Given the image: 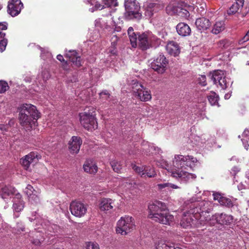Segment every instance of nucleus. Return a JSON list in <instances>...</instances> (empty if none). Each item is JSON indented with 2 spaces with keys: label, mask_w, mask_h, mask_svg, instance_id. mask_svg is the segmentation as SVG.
I'll use <instances>...</instances> for the list:
<instances>
[{
  "label": "nucleus",
  "mask_w": 249,
  "mask_h": 249,
  "mask_svg": "<svg viewBox=\"0 0 249 249\" xmlns=\"http://www.w3.org/2000/svg\"><path fill=\"white\" fill-rule=\"evenodd\" d=\"M149 217L153 220L165 225H170L174 216L168 213L164 203L156 201L148 206Z\"/></svg>",
  "instance_id": "f03ea898"
},
{
  "label": "nucleus",
  "mask_w": 249,
  "mask_h": 249,
  "mask_svg": "<svg viewBox=\"0 0 249 249\" xmlns=\"http://www.w3.org/2000/svg\"><path fill=\"white\" fill-rule=\"evenodd\" d=\"M70 209L71 214L78 217L84 216L87 211V208L85 204L77 201H72L71 203Z\"/></svg>",
  "instance_id": "2eb2a0df"
},
{
  "label": "nucleus",
  "mask_w": 249,
  "mask_h": 249,
  "mask_svg": "<svg viewBox=\"0 0 249 249\" xmlns=\"http://www.w3.org/2000/svg\"><path fill=\"white\" fill-rule=\"evenodd\" d=\"M132 168L142 178H153L156 175L154 168L150 166H138L134 163L131 164Z\"/></svg>",
  "instance_id": "4468645a"
},
{
  "label": "nucleus",
  "mask_w": 249,
  "mask_h": 249,
  "mask_svg": "<svg viewBox=\"0 0 249 249\" xmlns=\"http://www.w3.org/2000/svg\"><path fill=\"white\" fill-rule=\"evenodd\" d=\"M42 80H39V85L41 86V90L44 89L46 81L50 78V73L48 70H44L41 74Z\"/></svg>",
  "instance_id": "ea45409f"
},
{
  "label": "nucleus",
  "mask_w": 249,
  "mask_h": 249,
  "mask_svg": "<svg viewBox=\"0 0 249 249\" xmlns=\"http://www.w3.org/2000/svg\"><path fill=\"white\" fill-rule=\"evenodd\" d=\"M65 57L70 62H81L83 60L81 59V52L74 50L68 51L67 49L65 50Z\"/></svg>",
  "instance_id": "aec40b11"
},
{
  "label": "nucleus",
  "mask_w": 249,
  "mask_h": 249,
  "mask_svg": "<svg viewBox=\"0 0 249 249\" xmlns=\"http://www.w3.org/2000/svg\"><path fill=\"white\" fill-rule=\"evenodd\" d=\"M119 185L123 188L129 189H133L135 188L136 184L134 180L129 178H124L119 182Z\"/></svg>",
  "instance_id": "2f4dec72"
},
{
  "label": "nucleus",
  "mask_w": 249,
  "mask_h": 249,
  "mask_svg": "<svg viewBox=\"0 0 249 249\" xmlns=\"http://www.w3.org/2000/svg\"><path fill=\"white\" fill-rule=\"evenodd\" d=\"M198 83L201 86H204L206 85V78L205 75H201L198 78Z\"/></svg>",
  "instance_id": "4d7b16f0"
},
{
  "label": "nucleus",
  "mask_w": 249,
  "mask_h": 249,
  "mask_svg": "<svg viewBox=\"0 0 249 249\" xmlns=\"http://www.w3.org/2000/svg\"><path fill=\"white\" fill-rule=\"evenodd\" d=\"M24 193L28 196V197L32 195L34 193H36L37 191L33 189V187L30 185H28L26 188L24 189Z\"/></svg>",
  "instance_id": "de8ad7c7"
},
{
  "label": "nucleus",
  "mask_w": 249,
  "mask_h": 249,
  "mask_svg": "<svg viewBox=\"0 0 249 249\" xmlns=\"http://www.w3.org/2000/svg\"><path fill=\"white\" fill-rule=\"evenodd\" d=\"M29 197V201L32 204H37L39 202V196L37 195V193H34Z\"/></svg>",
  "instance_id": "49530a36"
},
{
  "label": "nucleus",
  "mask_w": 249,
  "mask_h": 249,
  "mask_svg": "<svg viewBox=\"0 0 249 249\" xmlns=\"http://www.w3.org/2000/svg\"><path fill=\"white\" fill-rule=\"evenodd\" d=\"M230 43L227 40H222L219 41V47L227 49L229 46Z\"/></svg>",
  "instance_id": "6e6d98bb"
},
{
  "label": "nucleus",
  "mask_w": 249,
  "mask_h": 249,
  "mask_svg": "<svg viewBox=\"0 0 249 249\" xmlns=\"http://www.w3.org/2000/svg\"><path fill=\"white\" fill-rule=\"evenodd\" d=\"M127 34L132 47L134 48L136 47L137 46L138 36L140 34L135 33L134 31L133 28L129 27L127 30Z\"/></svg>",
  "instance_id": "c756f323"
},
{
  "label": "nucleus",
  "mask_w": 249,
  "mask_h": 249,
  "mask_svg": "<svg viewBox=\"0 0 249 249\" xmlns=\"http://www.w3.org/2000/svg\"><path fill=\"white\" fill-rule=\"evenodd\" d=\"M131 84L134 95L137 98L142 102H147L151 99L150 90L136 79L132 80Z\"/></svg>",
  "instance_id": "0eeeda50"
},
{
  "label": "nucleus",
  "mask_w": 249,
  "mask_h": 249,
  "mask_svg": "<svg viewBox=\"0 0 249 249\" xmlns=\"http://www.w3.org/2000/svg\"><path fill=\"white\" fill-rule=\"evenodd\" d=\"M189 210L183 212L181 226L184 228L199 227L203 222L209 223L211 221L210 215H206L211 210V202L208 201L191 202Z\"/></svg>",
  "instance_id": "f257e3e1"
},
{
  "label": "nucleus",
  "mask_w": 249,
  "mask_h": 249,
  "mask_svg": "<svg viewBox=\"0 0 249 249\" xmlns=\"http://www.w3.org/2000/svg\"><path fill=\"white\" fill-rule=\"evenodd\" d=\"M195 24L197 29L202 31L208 29L211 26V22L208 19L202 17L197 18Z\"/></svg>",
  "instance_id": "b1692460"
},
{
  "label": "nucleus",
  "mask_w": 249,
  "mask_h": 249,
  "mask_svg": "<svg viewBox=\"0 0 249 249\" xmlns=\"http://www.w3.org/2000/svg\"><path fill=\"white\" fill-rule=\"evenodd\" d=\"M0 196L6 202L14 197L13 208L14 211L19 212L24 208V202L21 200V196L17 190L11 185L0 183Z\"/></svg>",
  "instance_id": "20e7f679"
},
{
  "label": "nucleus",
  "mask_w": 249,
  "mask_h": 249,
  "mask_svg": "<svg viewBox=\"0 0 249 249\" xmlns=\"http://www.w3.org/2000/svg\"><path fill=\"white\" fill-rule=\"evenodd\" d=\"M211 220L209 221L210 224H214L217 223L222 225H229L232 222L233 217L231 215H228L224 213H216L212 216Z\"/></svg>",
  "instance_id": "f3484780"
},
{
  "label": "nucleus",
  "mask_w": 249,
  "mask_h": 249,
  "mask_svg": "<svg viewBox=\"0 0 249 249\" xmlns=\"http://www.w3.org/2000/svg\"><path fill=\"white\" fill-rule=\"evenodd\" d=\"M213 199L214 200H217L220 204L221 203V200H222V198H223L224 197L222 196L220 193L217 192L213 193Z\"/></svg>",
  "instance_id": "5fc2aeb1"
},
{
  "label": "nucleus",
  "mask_w": 249,
  "mask_h": 249,
  "mask_svg": "<svg viewBox=\"0 0 249 249\" xmlns=\"http://www.w3.org/2000/svg\"><path fill=\"white\" fill-rule=\"evenodd\" d=\"M29 46L30 47H36L38 49L40 50L41 52L40 55L41 59L45 61L51 62L53 60L52 53L48 51H46L45 49L41 47L39 45H36L35 44H31Z\"/></svg>",
  "instance_id": "c85d7f7f"
},
{
  "label": "nucleus",
  "mask_w": 249,
  "mask_h": 249,
  "mask_svg": "<svg viewBox=\"0 0 249 249\" xmlns=\"http://www.w3.org/2000/svg\"><path fill=\"white\" fill-rule=\"evenodd\" d=\"M110 164L113 168V170L115 172L117 173H119L121 172L123 167V165L121 164V162L113 160L111 161Z\"/></svg>",
  "instance_id": "37998d69"
},
{
  "label": "nucleus",
  "mask_w": 249,
  "mask_h": 249,
  "mask_svg": "<svg viewBox=\"0 0 249 249\" xmlns=\"http://www.w3.org/2000/svg\"><path fill=\"white\" fill-rule=\"evenodd\" d=\"M19 119L20 124L27 130L37 125V119L39 115L36 107L31 104H23L20 107Z\"/></svg>",
  "instance_id": "7ed1b4c3"
},
{
  "label": "nucleus",
  "mask_w": 249,
  "mask_h": 249,
  "mask_svg": "<svg viewBox=\"0 0 249 249\" xmlns=\"http://www.w3.org/2000/svg\"><path fill=\"white\" fill-rule=\"evenodd\" d=\"M125 12L124 16L126 19L139 20L142 18V14L139 12L140 6L136 0H124Z\"/></svg>",
  "instance_id": "423d86ee"
},
{
  "label": "nucleus",
  "mask_w": 249,
  "mask_h": 249,
  "mask_svg": "<svg viewBox=\"0 0 249 249\" xmlns=\"http://www.w3.org/2000/svg\"><path fill=\"white\" fill-rule=\"evenodd\" d=\"M176 30L178 35L182 36H189L191 32L189 25L183 22L179 23L176 26Z\"/></svg>",
  "instance_id": "393cba45"
},
{
  "label": "nucleus",
  "mask_w": 249,
  "mask_h": 249,
  "mask_svg": "<svg viewBox=\"0 0 249 249\" xmlns=\"http://www.w3.org/2000/svg\"><path fill=\"white\" fill-rule=\"evenodd\" d=\"M165 56L162 53L159 54L156 59V62H167Z\"/></svg>",
  "instance_id": "13d9d810"
},
{
  "label": "nucleus",
  "mask_w": 249,
  "mask_h": 249,
  "mask_svg": "<svg viewBox=\"0 0 249 249\" xmlns=\"http://www.w3.org/2000/svg\"><path fill=\"white\" fill-rule=\"evenodd\" d=\"M240 171L239 168L238 167H233L231 170V174L233 175H235L237 173H238Z\"/></svg>",
  "instance_id": "e2e57ef3"
},
{
  "label": "nucleus",
  "mask_w": 249,
  "mask_h": 249,
  "mask_svg": "<svg viewBox=\"0 0 249 249\" xmlns=\"http://www.w3.org/2000/svg\"><path fill=\"white\" fill-rule=\"evenodd\" d=\"M180 169H175V171L172 172V177L178 179L181 183H187L196 178V176L195 174Z\"/></svg>",
  "instance_id": "f8f14e48"
},
{
  "label": "nucleus",
  "mask_w": 249,
  "mask_h": 249,
  "mask_svg": "<svg viewBox=\"0 0 249 249\" xmlns=\"http://www.w3.org/2000/svg\"><path fill=\"white\" fill-rule=\"evenodd\" d=\"M114 205V201L110 198H104L100 203V209L103 211H108L112 209Z\"/></svg>",
  "instance_id": "cd10ccee"
},
{
  "label": "nucleus",
  "mask_w": 249,
  "mask_h": 249,
  "mask_svg": "<svg viewBox=\"0 0 249 249\" xmlns=\"http://www.w3.org/2000/svg\"><path fill=\"white\" fill-rule=\"evenodd\" d=\"M114 37H115V39L114 42H112L111 43V48L109 49V51L110 53L113 55H115L117 53V51L115 49H112L113 48H114V47L115 46V41L117 40V36H114Z\"/></svg>",
  "instance_id": "bf43d9fd"
},
{
  "label": "nucleus",
  "mask_w": 249,
  "mask_h": 249,
  "mask_svg": "<svg viewBox=\"0 0 249 249\" xmlns=\"http://www.w3.org/2000/svg\"><path fill=\"white\" fill-rule=\"evenodd\" d=\"M8 129V125L3 124H0V129L2 131H6Z\"/></svg>",
  "instance_id": "69168bd1"
},
{
  "label": "nucleus",
  "mask_w": 249,
  "mask_h": 249,
  "mask_svg": "<svg viewBox=\"0 0 249 249\" xmlns=\"http://www.w3.org/2000/svg\"><path fill=\"white\" fill-rule=\"evenodd\" d=\"M41 156L36 152H32L20 160V163L26 170H28L31 164L37 163Z\"/></svg>",
  "instance_id": "dca6fc26"
},
{
  "label": "nucleus",
  "mask_w": 249,
  "mask_h": 249,
  "mask_svg": "<svg viewBox=\"0 0 249 249\" xmlns=\"http://www.w3.org/2000/svg\"><path fill=\"white\" fill-rule=\"evenodd\" d=\"M166 49L170 55L174 56H177L180 53L178 44L174 41L169 42L166 46Z\"/></svg>",
  "instance_id": "bb28decb"
},
{
  "label": "nucleus",
  "mask_w": 249,
  "mask_h": 249,
  "mask_svg": "<svg viewBox=\"0 0 249 249\" xmlns=\"http://www.w3.org/2000/svg\"><path fill=\"white\" fill-rule=\"evenodd\" d=\"M82 143V141L80 137L77 136H72L69 143V148L71 153L73 154L78 153Z\"/></svg>",
  "instance_id": "5701e85b"
},
{
  "label": "nucleus",
  "mask_w": 249,
  "mask_h": 249,
  "mask_svg": "<svg viewBox=\"0 0 249 249\" xmlns=\"http://www.w3.org/2000/svg\"><path fill=\"white\" fill-rule=\"evenodd\" d=\"M236 2L235 3L238 4V5L243 7L244 4V0H235Z\"/></svg>",
  "instance_id": "774afa93"
},
{
  "label": "nucleus",
  "mask_w": 249,
  "mask_h": 249,
  "mask_svg": "<svg viewBox=\"0 0 249 249\" xmlns=\"http://www.w3.org/2000/svg\"><path fill=\"white\" fill-rule=\"evenodd\" d=\"M95 108L86 107L84 111L79 114L81 125L87 130L92 131L97 128L98 124L95 118Z\"/></svg>",
  "instance_id": "39448f33"
},
{
  "label": "nucleus",
  "mask_w": 249,
  "mask_h": 249,
  "mask_svg": "<svg viewBox=\"0 0 249 249\" xmlns=\"http://www.w3.org/2000/svg\"><path fill=\"white\" fill-rule=\"evenodd\" d=\"M236 200V199H234V200H231L229 198L224 197L223 198H222V200H221V203L220 205L228 208H232L234 206L236 207L237 205L235 202Z\"/></svg>",
  "instance_id": "4c0bfd02"
},
{
  "label": "nucleus",
  "mask_w": 249,
  "mask_h": 249,
  "mask_svg": "<svg viewBox=\"0 0 249 249\" xmlns=\"http://www.w3.org/2000/svg\"><path fill=\"white\" fill-rule=\"evenodd\" d=\"M213 199L214 200H217L220 204L221 203V200H222V198H223L224 197L222 196L220 193L217 192L213 193Z\"/></svg>",
  "instance_id": "603ef678"
},
{
  "label": "nucleus",
  "mask_w": 249,
  "mask_h": 249,
  "mask_svg": "<svg viewBox=\"0 0 249 249\" xmlns=\"http://www.w3.org/2000/svg\"><path fill=\"white\" fill-rule=\"evenodd\" d=\"M156 249H176L174 244L160 240L156 245Z\"/></svg>",
  "instance_id": "f704fd0d"
},
{
  "label": "nucleus",
  "mask_w": 249,
  "mask_h": 249,
  "mask_svg": "<svg viewBox=\"0 0 249 249\" xmlns=\"http://www.w3.org/2000/svg\"><path fill=\"white\" fill-rule=\"evenodd\" d=\"M181 10V7L178 6L176 3H170L166 7V13L170 15H178Z\"/></svg>",
  "instance_id": "7c9ffc66"
},
{
  "label": "nucleus",
  "mask_w": 249,
  "mask_h": 249,
  "mask_svg": "<svg viewBox=\"0 0 249 249\" xmlns=\"http://www.w3.org/2000/svg\"><path fill=\"white\" fill-rule=\"evenodd\" d=\"M135 227L134 219L129 216L122 217L117 222L116 232L125 235L130 232Z\"/></svg>",
  "instance_id": "1a4fd4ad"
},
{
  "label": "nucleus",
  "mask_w": 249,
  "mask_h": 249,
  "mask_svg": "<svg viewBox=\"0 0 249 249\" xmlns=\"http://www.w3.org/2000/svg\"><path fill=\"white\" fill-rule=\"evenodd\" d=\"M166 63H151V68L158 73H162L165 70Z\"/></svg>",
  "instance_id": "58836bf2"
},
{
  "label": "nucleus",
  "mask_w": 249,
  "mask_h": 249,
  "mask_svg": "<svg viewBox=\"0 0 249 249\" xmlns=\"http://www.w3.org/2000/svg\"><path fill=\"white\" fill-rule=\"evenodd\" d=\"M242 135L243 137L249 136V127L244 130Z\"/></svg>",
  "instance_id": "338daca9"
},
{
  "label": "nucleus",
  "mask_w": 249,
  "mask_h": 249,
  "mask_svg": "<svg viewBox=\"0 0 249 249\" xmlns=\"http://www.w3.org/2000/svg\"><path fill=\"white\" fill-rule=\"evenodd\" d=\"M118 23L113 19L110 14L96 19L95 20V26L102 30L108 29L114 27H116Z\"/></svg>",
  "instance_id": "9b49d317"
},
{
  "label": "nucleus",
  "mask_w": 249,
  "mask_h": 249,
  "mask_svg": "<svg viewBox=\"0 0 249 249\" xmlns=\"http://www.w3.org/2000/svg\"><path fill=\"white\" fill-rule=\"evenodd\" d=\"M83 169L87 173L95 174L97 172L98 167L92 160H88L83 165Z\"/></svg>",
  "instance_id": "a878e982"
},
{
  "label": "nucleus",
  "mask_w": 249,
  "mask_h": 249,
  "mask_svg": "<svg viewBox=\"0 0 249 249\" xmlns=\"http://www.w3.org/2000/svg\"><path fill=\"white\" fill-rule=\"evenodd\" d=\"M197 162V160L192 156H186L182 155H176L173 160V166L178 169L186 168V167L192 168Z\"/></svg>",
  "instance_id": "6e6552de"
},
{
  "label": "nucleus",
  "mask_w": 249,
  "mask_h": 249,
  "mask_svg": "<svg viewBox=\"0 0 249 249\" xmlns=\"http://www.w3.org/2000/svg\"><path fill=\"white\" fill-rule=\"evenodd\" d=\"M87 249H100L98 244L94 242H89L86 243Z\"/></svg>",
  "instance_id": "8fccbe9b"
},
{
  "label": "nucleus",
  "mask_w": 249,
  "mask_h": 249,
  "mask_svg": "<svg viewBox=\"0 0 249 249\" xmlns=\"http://www.w3.org/2000/svg\"><path fill=\"white\" fill-rule=\"evenodd\" d=\"M152 35L148 33H143L138 36L139 47L142 50H146L151 46L150 38Z\"/></svg>",
  "instance_id": "6ab92c4d"
},
{
  "label": "nucleus",
  "mask_w": 249,
  "mask_h": 249,
  "mask_svg": "<svg viewBox=\"0 0 249 249\" xmlns=\"http://www.w3.org/2000/svg\"><path fill=\"white\" fill-rule=\"evenodd\" d=\"M242 8L241 6L238 5L236 3H234L229 8V9L227 11V13L229 15H233L237 13L240 8Z\"/></svg>",
  "instance_id": "79ce46f5"
},
{
  "label": "nucleus",
  "mask_w": 249,
  "mask_h": 249,
  "mask_svg": "<svg viewBox=\"0 0 249 249\" xmlns=\"http://www.w3.org/2000/svg\"><path fill=\"white\" fill-rule=\"evenodd\" d=\"M210 76L213 84L221 89H226L232 83L231 80L226 76L223 71H215Z\"/></svg>",
  "instance_id": "9d476101"
},
{
  "label": "nucleus",
  "mask_w": 249,
  "mask_h": 249,
  "mask_svg": "<svg viewBox=\"0 0 249 249\" xmlns=\"http://www.w3.org/2000/svg\"><path fill=\"white\" fill-rule=\"evenodd\" d=\"M178 15L181 17H187L189 16V13L187 10L181 8V10H180V13H178Z\"/></svg>",
  "instance_id": "052dcab7"
},
{
  "label": "nucleus",
  "mask_w": 249,
  "mask_h": 249,
  "mask_svg": "<svg viewBox=\"0 0 249 249\" xmlns=\"http://www.w3.org/2000/svg\"><path fill=\"white\" fill-rule=\"evenodd\" d=\"M145 15L146 16L150 18L155 13L158 12L162 6L159 3L147 2L145 5Z\"/></svg>",
  "instance_id": "4be33fe9"
},
{
  "label": "nucleus",
  "mask_w": 249,
  "mask_h": 249,
  "mask_svg": "<svg viewBox=\"0 0 249 249\" xmlns=\"http://www.w3.org/2000/svg\"><path fill=\"white\" fill-rule=\"evenodd\" d=\"M56 58L61 62H68V61H65L63 58V55L61 54L57 55Z\"/></svg>",
  "instance_id": "0e129e2a"
},
{
  "label": "nucleus",
  "mask_w": 249,
  "mask_h": 249,
  "mask_svg": "<svg viewBox=\"0 0 249 249\" xmlns=\"http://www.w3.org/2000/svg\"><path fill=\"white\" fill-rule=\"evenodd\" d=\"M100 98L102 101L108 100L110 98V94L107 90H103L99 93Z\"/></svg>",
  "instance_id": "09e8293b"
},
{
  "label": "nucleus",
  "mask_w": 249,
  "mask_h": 249,
  "mask_svg": "<svg viewBox=\"0 0 249 249\" xmlns=\"http://www.w3.org/2000/svg\"><path fill=\"white\" fill-rule=\"evenodd\" d=\"M9 89V87L6 81L0 80V93H5Z\"/></svg>",
  "instance_id": "a18cd8bd"
},
{
  "label": "nucleus",
  "mask_w": 249,
  "mask_h": 249,
  "mask_svg": "<svg viewBox=\"0 0 249 249\" xmlns=\"http://www.w3.org/2000/svg\"><path fill=\"white\" fill-rule=\"evenodd\" d=\"M23 7L20 0H11L7 6V12L12 17H15L20 13Z\"/></svg>",
  "instance_id": "a211bd4d"
},
{
  "label": "nucleus",
  "mask_w": 249,
  "mask_h": 249,
  "mask_svg": "<svg viewBox=\"0 0 249 249\" xmlns=\"http://www.w3.org/2000/svg\"><path fill=\"white\" fill-rule=\"evenodd\" d=\"M17 231L16 233L18 234L20 232V231H22L24 230V226L22 225L21 223H18L17 225Z\"/></svg>",
  "instance_id": "680f3d73"
},
{
  "label": "nucleus",
  "mask_w": 249,
  "mask_h": 249,
  "mask_svg": "<svg viewBox=\"0 0 249 249\" xmlns=\"http://www.w3.org/2000/svg\"><path fill=\"white\" fill-rule=\"evenodd\" d=\"M225 29V24L224 21H217L213 24L211 32L213 34L217 35Z\"/></svg>",
  "instance_id": "473e14b6"
},
{
  "label": "nucleus",
  "mask_w": 249,
  "mask_h": 249,
  "mask_svg": "<svg viewBox=\"0 0 249 249\" xmlns=\"http://www.w3.org/2000/svg\"><path fill=\"white\" fill-rule=\"evenodd\" d=\"M249 40V30L247 32L246 35L241 39H240L239 40L238 43L240 45H243L245 42H246Z\"/></svg>",
  "instance_id": "3c124183"
},
{
  "label": "nucleus",
  "mask_w": 249,
  "mask_h": 249,
  "mask_svg": "<svg viewBox=\"0 0 249 249\" xmlns=\"http://www.w3.org/2000/svg\"><path fill=\"white\" fill-rule=\"evenodd\" d=\"M88 1L92 5H94V7L89 9L91 12L102 10L106 7L116 6L118 5L117 0H88Z\"/></svg>",
  "instance_id": "ddd939ff"
},
{
  "label": "nucleus",
  "mask_w": 249,
  "mask_h": 249,
  "mask_svg": "<svg viewBox=\"0 0 249 249\" xmlns=\"http://www.w3.org/2000/svg\"><path fill=\"white\" fill-rule=\"evenodd\" d=\"M208 99L211 105L214 106L218 104V96L215 92H211L208 96Z\"/></svg>",
  "instance_id": "a19ab883"
},
{
  "label": "nucleus",
  "mask_w": 249,
  "mask_h": 249,
  "mask_svg": "<svg viewBox=\"0 0 249 249\" xmlns=\"http://www.w3.org/2000/svg\"><path fill=\"white\" fill-rule=\"evenodd\" d=\"M44 225L46 227L44 229L45 231V234L46 236H49L52 232H54L53 230L57 227L56 225H51L50 224H48L47 225V224L45 223Z\"/></svg>",
  "instance_id": "c03bdc74"
},
{
  "label": "nucleus",
  "mask_w": 249,
  "mask_h": 249,
  "mask_svg": "<svg viewBox=\"0 0 249 249\" xmlns=\"http://www.w3.org/2000/svg\"><path fill=\"white\" fill-rule=\"evenodd\" d=\"M157 165L161 167L162 168L166 169L168 172L171 173V176H172V172L175 171V167L172 165L169 164L167 161L162 159L157 163Z\"/></svg>",
  "instance_id": "c9c22d12"
},
{
  "label": "nucleus",
  "mask_w": 249,
  "mask_h": 249,
  "mask_svg": "<svg viewBox=\"0 0 249 249\" xmlns=\"http://www.w3.org/2000/svg\"><path fill=\"white\" fill-rule=\"evenodd\" d=\"M158 189L160 190L171 191L172 189H179L180 187L178 185L169 182H164L157 184Z\"/></svg>",
  "instance_id": "72a5a7b5"
},
{
  "label": "nucleus",
  "mask_w": 249,
  "mask_h": 249,
  "mask_svg": "<svg viewBox=\"0 0 249 249\" xmlns=\"http://www.w3.org/2000/svg\"><path fill=\"white\" fill-rule=\"evenodd\" d=\"M213 199L214 200H217L220 204L221 203V200H222V198H223L224 197L222 196L220 193L217 192L213 193Z\"/></svg>",
  "instance_id": "864d4df0"
},
{
  "label": "nucleus",
  "mask_w": 249,
  "mask_h": 249,
  "mask_svg": "<svg viewBox=\"0 0 249 249\" xmlns=\"http://www.w3.org/2000/svg\"><path fill=\"white\" fill-rule=\"evenodd\" d=\"M44 234L42 231H37L35 230L34 231L30 232L28 235L29 236L30 241L33 244L38 246L45 239L43 236Z\"/></svg>",
  "instance_id": "412c9836"
},
{
  "label": "nucleus",
  "mask_w": 249,
  "mask_h": 249,
  "mask_svg": "<svg viewBox=\"0 0 249 249\" xmlns=\"http://www.w3.org/2000/svg\"><path fill=\"white\" fill-rule=\"evenodd\" d=\"M8 23L6 22H0V40L1 42V44H3L6 41H8V39L6 37V34L3 32V30H5L7 29Z\"/></svg>",
  "instance_id": "e433bc0d"
}]
</instances>
